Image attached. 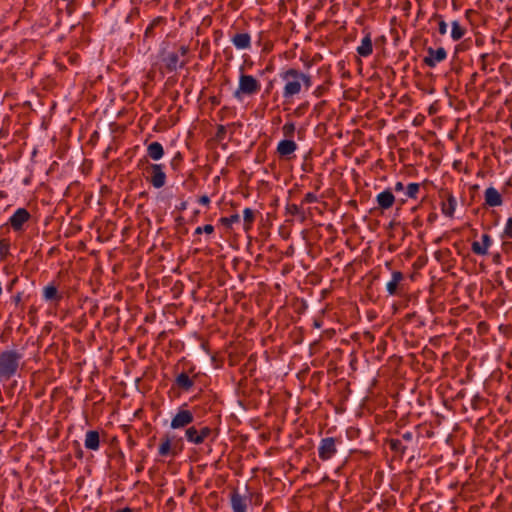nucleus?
I'll use <instances>...</instances> for the list:
<instances>
[{"mask_svg":"<svg viewBox=\"0 0 512 512\" xmlns=\"http://www.w3.org/2000/svg\"><path fill=\"white\" fill-rule=\"evenodd\" d=\"M279 77L284 83L282 91L284 102H291L295 96L301 93L302 89L307 91L312 87L311 75L296 68L281 71Z\"/></svg>","mask_w":512,"mask_h":512,"instance_id":"f257e3e1","label":"nucleus"},{"mask_svg":"<svg viewBox=\"0 0 512 512\" xmlns=\"http://www.w3.org/2000/svg\"><path fill=\"white\" fill-rule=\"evenodd\" d=\"M22 358L23 355L15 349L0 352V381H8L17 374Z\"/></svg>","mask_w":512,"mask_h":512,"instance_id":"f03ea898","label":"nucleus"},{"mask_svg":"<svg viewBox=\"0 0 512 512\" xmlns=\"http://www.w3.org/2000/svg\"><path fill=\"white\" fill-rule=\"evenodd\" d=\"M260 89L261 84L254 76L241 73L238 87L234 91L233 96L237 100H242L245 96L250 97L257 94Z\"/></svg>","mask_w":512,"mask_h":512,"instance_id":"7ed1b4c3","label":"nucleus"},{"mask_svg":"<svg viewBox=\"0 0 512 512\" xmlns=\"http://www.w3.org/2000/svg\"><path fill=\"white\" fill-rule=\"evenodd\" d=\"M213 433V429L208 426H190L185 431L186 440L194 445H201L204 441L209 438Z\"/></svg>","mask_w":512,"mask_h":512,"instance_id":"20e7f679","label":"nucleus"},{"mask_svg":"<svg viewBox=\"0 0 512 512\" xmlns=\"http://www.w3.org/2000/svg\"><path fill=\"white\" fill-rule=\"evenodd\" d=\"M341 443L339 438L326 437L321 439L318 447V456L322 461H328L337 453V445Z\"/></svg>","mask_w":512,"mask_h":512,"instance_id":"39448f33","label":"nucleus"},{"mask_svg":"<svg viewBox=\"0 0 512 512\" xmlns=\"http://www.w3.org/2000/svg\"><path fill=\"white\" fill-rule=\"evenodd\" d=\"M31 214L26 208H18L9 218L8 223L15 232L24 231V225L31 219Z\"/></svg>","mask_w":512,"mask_h":512,"instance_id":"423d86ee","label":"nucleus"},{"mask_svg":"<svg viewBox=\"0 0 512 512\" xmlns=\"http://www.w3.org/2000/svg\"><path fill=\"white\" fill-rule=\"evenodd\" d=\"M147 171L150 173L148 181L154 188L159 189L165 185L166 174L164 172V166L162 164H150L147 167Z\"/></svg>","mask_w":512,"mask_h":512,"instance_id":"0eeeda50","label":"nucleus"},{"mask_svg":"<svg viewBox=\"0 0 512 512\" xmlns=\"http://www.w3.org/2000/svg\"><path fill=\"white\" fill-rule=\"evenodd\" d=\"M193 421V413L190 410L181 407L172 418L170 426L172 429H182L190 425Z\"/></svg>","mask_w":512,"mask_h":512,"instance_id":"6e6552de","label":"nucleus"},{"mask_svg":"<svg viewBox=\"0 0 512 512\" xmlns=\"http://www.w3.org/2000/svg\"><path fill=\"white\" fill-rule=\"evenodd\" d=\"M427 55L423 58V63L429 68H434L436 65L447 58V52L443 47L434 49L428 47L426 49Z\"/></svg>","mask_w":512,"mask_h":512,"instance_id":"1a4fd4ad","label":"nucleus"},{"mask_svg":"<svg viewBox=\"0 0 512 512\" xmlns=\"http://www.w3.org/2000/svg\"><path fill=\"white\" fill-rule=\"evenodd\" d=\"M440 198H442L441 211L445 216L452 217L456 208V199L451 192L442 189L439 192Z\"/></svg>","mask_w":512,"mask_h":512,"instance_id":"9d476101","label":"nucleus"},{"mask_svg":"<svg viewBox=\"0 0 512 512\" xmlns=\"http://www.w3.org/2000/svg\"><path fill=\"white\" fill-rule=\"evenodd\" d=\"M503 204L501 193L494 187H488L484 192V206L498 207Z\"/></svg>","mask_w":512,"mask_h":512,"instance_id":"9b49d317","label":"nucleus"},{"mask_svg":"<svg viewBox=\"0 0 512 512\" xmlns=\"http://www.w3.org/2000/svg\"><path fill=\"white\" fill-rule=\"evenodd\" d=\"M162 61L168 72H174L185 65V61H180L178 52H169L165 54Z\"/></svg>","mask_w":512,"mask_h":512,"instance_id":"f8f14e48","label":"nucleus"},{"mask_svg":"<svg viewBox=\"0 0 512 512\" xmlns=\"http://www.w3.org/2000/svg\"><path fill=\"white\" fill-rule=\"evenodd\" d=\"M232 44L240 50L251 48V36L247 32H238L231 36Z\"/></svg>","mask_w":512,"mask_h":512,"instance_id":"ddd939ff","label":"nucleus"},{"mask_svg":"<svg viewBox=\"0 0 512 512\" xmlns=\"http://www.w3.org/2000/svg\"><path fill=\"white\" fill-rule=\"evenodd\" d=\"M297 150V144L292 139L281 140L277 145V153L282 158H289Z\"/></svg>","mask_w":512,"mask_h":512,"instance_id":"4468645a","label":"nucleus"},{"mask_svg":"<svg viewBox=\"0 0 512 512\" xmlns=\"http://www.w3.org/2000/svg\"><path fill=\"white\" fill-rule=\"evenodd\" d=\"M230 504L233 512L247 511L246 498L240 495L236 489H234L230 494Z\"/></svg>","mask_w":512,"mask_h":512,"instance_id":"2eb2a0df","label":"nucleus"},{"mask_svg":"<svg viewBox=\"0 0 512 512\" xmlns=\"http://www.w3.org/2000/svg\"><path fill=\"white\" fill-rule=\"evenodd\" d=\"M376 202H377L378 206L383 210H387V209L391 208L395 202V196H394L392 190L386 189V190L382 191L381 193H379L376 196Z\"/></svg>","mask_w":512,"mask_h":512,"instance_id":"dca6fc26","label":"nucleus"},{"mask_svg":"<svg viewBox=\"0 0 512 512\" xmlns=\"http://www.w3.org/2000/svg\"><path fill=\"white\" fill-rule=\"evenodd\" d=\"M482 243L478 241H474L471 245V250L476 255H486L488 253V249L492 244V240L489 234H483Z\"/></svg>","mask_w":512,"mask_h":512,"instance_id":"f3484780","label":"nucleus"},{"mask_svg":"<svg viewBox=\"0 0 512 512\" xmlns=\"http://www.w3.org/2000/svg\"><path fill=\"white\" fill-rule=\"evenodd\" d=\"M174 386L184 392H188L193 388L194 380L186 372H182L176 376Z\"/></svg>","mask_w":512,"mask_h":512,"instance_id":"a211bd4d","label":"nucleus"},{"mask_svg":"<svg viewBox=\"0 0 512 512\" xmlns=\"http://www.w3.org/2000/svg\"><path fill=\"white\" fill-rule=\"evenodd\" d=\"M158 454L161 457H166L168 455L176 456L178 452L171 445V439L169 435H164L161 438V444L159 445Z\"/></svg>","mask_w":512,"mask_h":512,"instance_id":"6ab92c4d","label":"nucleus"},{"mask_svg":"<svg viewBox=\"0 0 512 512\" xmlns=\"http://www.w3.org/2000/svg\"><path fill=\"white\" fill-rule=\"evenodd\" d=\"M356 50L361 57H368L372 54L373 43L371 39V34L369 32L366 33V35L361 41V44L357 47Z\"/></svg>","mask_w":512,"mask_h":512,"instance_id":"aec40b11","label":"nucleus"},{"mask_svg":"<svg viewBox=\"0 0 512 512\" xmlns=\"http://www.w3.org/2000/svg\"><path fill=\"white\" fill-rule=\"evenodd\" d=\"M84 444L89 450H98L100 446L99 432L96 430L87 431Z\"/></svg>","mask_w":512,"mask_h":512,"instance_id":"412c9836","label":"nucleus"},{"mask_svg":"<svg viewBox=\"0 0 512 512\" xmlns=\"http://www.w3.org/2000/svg\"><path fill=\"white\" fill-rule=\"evenodd\" d=\"M147 155L152 160H160L164 155V148L162 144L157 141L151 142L147 147Z\"/></svg>","mask_w":512,"mask_h":512,"instance_id":"4be33fe9","label":"nucleus"},{"mask_svg":"<svg viewBox=\"0 0 512 512\" xmlns=\"http://www.w3.org/2000/svg\"><path fill=\"white\" fill-rule=\"evenodd\" d=\"M402 280L403 274L400 271H394L392 273V278L386 285V289L390 295L397 294L398 285Z\"/></svg>","mask_w":512,"mask_h":512,"instance_id":"5701e85b","label":"nucleus"},{"mask_svg":"<svg viewBox=\"0 0 512 512\" xmlns=\"http://www.w3.org/2000/svg\"><path fill=\"white\" fill-rule=\"evenodd\" d=\"M467 32L465 26H463L458 20H454L451 22V38L454 41H459L462 39Z\"/></svg>","mask_w":512,"mask_h":512,"instance_id":"b1692460","label":"nucleus"},{"mask_svg":"<svg viewBox=\"0 0 512 512\" xmlns=\"http://www.w3.org/2000/svg\"><path fill=\"white\" fill-rule=\"evenodd\" d=\"M43 297L47 301H60L62 299V295L59 294L57 287L54 284H49L43 289Z\"/></svg>","mask_w":512,"mask_h":512,"instance_id":"393cba45","label":"nucleus"},{"mask_svg":"<svg viewBox=\"0 0 512 512\" xmlns=\"http://www.w3.org/2000/svg\"><path fill=\"white\" fill-rule=\"evenodd\" d=\"M164 22L163 17H156L154 18L151 23L147 26L144 32V41L148 40L149 38H154L156 33L155 29L159 27Z\"/></svg>","mask_w":512,"mask_h":512,"instance_id":"a878e982","label":"nucleus"},{"mask_svg":"<svg viewBox=\"0 0 512 512\" xmlns=\"http://www.w3.org/2000/svg\"><path fill=\"white\" fill-rule=\"evenodd\" d=\"M429 22H436L437 23V26H438V32L441 36H444L446 35L447 33V29H448V25L447 23L445 22L444 18L442 15L438 14V13H434L432 15V17L430 18Z\"/></svg>","mask_w":512,"mask_h":512,"instance_id":"bb28decb","label":"nucleus"},{"mask_svg":"<svg viewBox=\"0 0 512 512\" xmlns=\"http://www.w3.org/2000/svg\"><path fill=\"white\" fill-rule=\"evenodd\" d=\"M388 445L391 451L403 455L406 452L407 447L403 445L401 439L391 438L388 440Z\"/></svg>","mask_w":512,"mask_h":512,"instance_id":"cd10ccee","label":"nucleus"},{"mask_svg":"<svg viewBox=\"0 0 512 512\" xmlns=\"http://www.w3.org/2000/svg\"><path fill=\"white\" fill-rule=\"evenodd\" d=\"M243 219H244V229L246 231H248L251 228V226L255 220L254 211L250 208H245L243 211Z\"/></svg>","mask_w":512,"mask_h":512,"instance_id":"c85d7f7f","label":"nucleus"},{"mask_svg":"<svg viewBox=\"0 0 512 512\" xmlns=\"http://www.w3.org/2000/svg\"><path fill=\"white\" fill-rule=\"evenodd\" d=\"M220 223L225 226L226 228H231V226L234 224V223H239L240 222V216L239 214L235 213L229 217H222L220 218Z\"/></svg>","mask_w":512,"mask_h":512,"instance_id":"c756f323","label":"nucleus"},{"mask_svg":"<svg viewBox=\"0 0 512 512\" xmlns=\"http://www.w3.org/2000/svg\"><path fill=\"white\" fill-rule=\"evenodd\" d=\"M419 190H420V184H418V183H410L406 187L405 194L409 198L416 199L417 195L419 193Z\"/></svg>","mask_w":512,"mask_h":512,"instance_id":"7c9ffc66","label":"nucleus"},{"mask_svg":"<svg viewBox=\"0 0 512 512\" xmlns=\"http://www.w3.org/2000/svg\"><path fill=\"white\" fill-rule=\"evenodd\" d=\"M10 251V241L8 239H0V258L4 260Z\"/></svg>","mask_w":512,"mask_h":512,"instance_id":"2f4dec72","label":"nucleus"},{"mask_svg":"<svg viewBox=\"0 0 512 512\" xmlns=\"http://www.w3.org/2000/svg\"><path fill=\"white\" fill-rule=\"evenodd\" d=\"M296 127L293 122H287L283 125L282 131L287 139H292L295 133Z\"/></svg>","mask_w":512,"mask_h":512,"instance_id":"473e14b6","label":"nucleus"},{"mask_svg":"<svg viewBox=\"0 0 512 512\" xmlns=\"http://www.w3.org/2000/svg\"><path fill=\"white\" fill-rule=\"evenodd\" d=\"M286 213L292 216L304 215V212L302 211L301 207H299L296 204H287Z\"/></svg>","mask_w":512,"mask_h":512,"instance_id":"72a5a7b5","label":"nucleus"},{"mask_svg":"<svg viewBox=\"0 0 512 512\" xmlns=\"http://www.w3.org/2000/svg\"><path fill=\"white\" fill-rule=\"evenodd\" d=\"M183 161V157L180 152L176 153V155L172 158L170 162V166L173 170L177 171L181 166Z\"/></svg>","mask_w":512,"mask_h":512,"instance_id":"f704fd0d","label":"nucleus"},{"mask_svg":"<svg viewBox=\"0 0 512 512\" xmlns=\"http://www.w3.org/2000/svg\"><path fill=\"white\" fill-rule=\"evenodd\" d=\"M214 232V226L211 224H206L204 226H199L195 229L194 234L200 235L202 233L212 234Z\"/></svg>","mask_w":512,"mask_h":512,"instance_id":"c9c22d12","label":"nucleus"},{"mask_svg":"<svg viewBox=\"0 0 512 512\" xmlns=\"http://www.w3.org/2000/svg\"><path fill=\"white\" fill-rule=\"evenodd\" d=\"M226 126L220 124L217 126V131H216V134H215V139L218 141V142H222L224 139H225V136H226Z\"/></svg>","mask_w":512,"mask_h":512,"instance_id":"e433bc0d","label":"nucleus"},{"mask_svg":"<svg viewBox=\"0 0 512 512\" xmlns=\"http://www.w3.org/2000/svg\"><path fill=\"white\" fill-rule=\"evenodd\" d=\"M503 237L512 238V217L508 218L506 222Z\"/></svg>","mask_w":512,"mask_h":512,"instance_id":"4c0bfd02","label":"nucleus"},{"mask_svg":"<svg viewBox=\"0 0 512 512\" xmlns=\"http://www.w3.org/2000/svg\"><path fill=\"white\" fill-rule=\"evenodd\" d=\"M318 201V197L316 196V194L312 193V192H308L305 194L303 200H302V204L304 203H315Z\"/></svg>","mask_w":512,"mask_h":512,"instance_id":"58836bf2","label":"nucleus"},{"mask_svg":"<svg viewBox=\"0 0 512 512\" xmlns=\"http://www.w3.org/2000/svg\"><path fill=\"white\" fill-rule=\"evenodd\" d=\"M326 90H327V89H326V87H325V86L320 85V86H318V87L314 90L313 94H314L317 98H319V97H321V96L326 92Z\"/></svg>","mask_w":512,"mask_h":512,"instance_id":"ea45409f","label":"nucleus"},{"mask_svg":"<svg viewBox=\"0 0 512 512\" xmlns=\"http://www.w3.org/2000/svg\"><path fill=\"white\" fill-rule=\"evenodd\" d=\"M23 292H17L14 296H12V302L15 306H18L22 301Z\"/></svg>","mask_w":512,"mask_h":512,"instance_id":"a19ab883","label":"nucleus"},{"mask_svg":"<svg viewBox=\"0 0 512 512\" xmlns=\"http://www.w3.org/2000/svg\"><path fill=\"white\" fill-rule=\"evenodd\" d=\"M175 504H176V503H175L174 499L171 497V498H169V499L167 500V502H166V504H165L164 508H165V509H168L169 511H171V510H173V508L175 507Z\"/></svg>","mask_w":512,"mask_h":512,"instance_id":"79ce46f5","label":"nucleus"},{"mask_svg":"<svg viewBox=\"0 0 512 512\" xmlns=\"http://www.w3.org/2000/svg\"><path fill=\"white\" fill-rule=\"evenodd\" d=\"M198 202L201 204V205H206L208 206L210 204V198L207 196V195H202L199 199H198Z\"/></svg>","mask_w":512,"mask_h":512,"instance_id":"37998d69","label":"nucleus"},{"mask_svg":"<svg viewBox=\"0 0 512 512\" xmlns=\"http://www.w3.org/2000/svg\"><path fill=\"white\" fill-rule=\"evenodd\" d=\"M413 439V433L410 431H406L402 434V440L406 442H410Z\"/></svg>","mask_w":512,"mask_h":512,"instance_id":"c03bdc74","label":"nucleus"},{"mask_svg":"<svg viewBox=\"0 0 512 512\" xmlns=\"http://www.w3.org/2000/svg\"><path fill=\"white\" fill-rule=\"evenodd\" d=\"M17 281H18V278H17V277L13 278V279H12V280H11V281L6 285V290H7L8 292H11V291L13 290V288H14V285L17 283Z\"/></svg>","mask_w":512,"mask_h":512,"instance_id":"a18cd8bd","label":"nucleus"},{"mask_svg":"<svg viewBox=\"0 0 512 512\" xmlns=\"http://www.w3.org/2000/svg\"><path fill=\"white\" fill-rule=\"evenodd\" d=\"M254 499V504H261L262 496L260 494H251V500Z\"/></svg>","mask_w":512,"mask_h":512,"instance_id":"49530a36","label":"nucleus"},{"mask_svg":"<svg viewBox=\"0 0 512 512\" xmlns=\"http://www.w3.org/2000/svg\"><path fill=\"white\" fill-rule=\"evenodd\" d=\"M393 190L395 192H399V191H403L404 190V185L402 182H396L394 187H393Z\"/></svg>","mask_w":512,"mask_h":512,"instance_id":"de8ad7c7","label":"nucleus"},{"mask_svg":"<svg viewBox=\"0 0 512 512\" xmlns=\"http://www.w3.org/2000/svg\"><path fill=\"white\" fill-rule=\"evenodd\" d=\"M189 51V48L185 45L180 46L179 53L181 56H186Z\"/></svg>","mask_w":512,"mask_h":512,"instance_id":"09e8293b","label":"nucleus"},{"mask_svg":"<svg viewBox=\"0 0 512 512\" xmlns=\"http://www.w3.org/2000/svg\"><path fill=\"white\" fill-rule=\"evenodd\" d=\"M437 219V214L432 212L428 215L427 221L432 224Z\"/></svg>","mask_w":512,"mask_h":512,"instance_id":"8fccbe9b","label":"nucleus"},{"mask_svg":"<svg viewBox=\"0 0 512 512\" xmlns=\"http://www.w3.org/2000/svg\"><path fill=\"white\" fill-rule=\"evenodd\" d=\"M412 225L414 228H419L422 226V221L417 217L412 221Z\"/></svg>","mask_w":512,"mask_h":512,"instance_id":"3c124183","label":"nucleus"},{"mask_svg":"<svg viewBox=\"0 0 512 512\" xmlns=\"http://www.w3.org/2000/svg\"><path fill=\"white\" fill-rule=\"evenodd\" d=\"M177 209H178L179 211H184V210H186V209H187V202H186V201L181 202V203H180V205H179V206H177Z\"/></svg>","mask_w":512,"mask_h":512,"instance_id":"603ef678","label":"nucleus"},{"mask_svg":"<svg viewBox=\"0 0 512 512\" xmlns=\"http://www.w3.org/2000/svg\"><path fill=\"white\" fill-rule=\"evenodd\" d=\"M489 57V54H482L481 55V60H482V63H483V69H485V64L487 63V58Z\"/></svg>","mask_w":512,"mask_h":512,"instance_id":"864d4df0","label":"nucleus"},{"mask_svg":"<svg viewBox=\"0 0 512 512\" xmlns=\"http://www.w3.org/2000/svg\"><path fill=\"white\" fill-rule=\"evenodd\" d=\"M322 181L321 179H317L316 183L314 184L315 190H319L321 188Z\"/></svg>","mask_w":512,"mask_h":512,"instance_id":"5fc2aeb1","label":"nucleus"},{"mask_svg":"<svg viewBox=\"0 0 512 512\" xmlns=\"http://www.w3.org/2000/svg\"><path fill=\"white\" fill-rule=\"evenodd\" d=\"M115 512H133L131 508L129 507H125L123 509H120V510H117Z\"/></svg>","mask_w":512,"mask_h":512,"instance_id":"6e6d98bb","label":"nucleus"},{"mask_svg":"<svg viewBox=\"0 0 512 512\" xmlns=\"http://www.w3.org/2000/svg\"><path fill=\"white\" fill-rule=\"evenodd\" d=\"M73 2H74V0H72V1L67 5V11H68V13H69V14H71V12H72V7H71V6H72Z\"/></svg>","mask_w":512,"mask_h":512,"instance_id":"4d7b16f0","label":"nucleus"},{"mask_svg":"<svg viewBox=\"0 0 512 512\" xmlns=\"http://www.w3.org/2000/svg\"><path fill=\"white\" fill-rule=\"evenodd\" d=\"M82 456H83V452L81 450L79 452H77V457L78 458H82Z\"/></svg>","mask_w":512,"mask_h":512,"instance_id":"13d9d810","label":"nucleus"},{"mask_svg":"<svg viewBox=\"0 0 512 512\" xmlns=\"http://www.w3.org/2000/svg\"><path fill=\"white\" fill-rule=\"evenodd\" d=\"M271 86H272V83H270L269 86L267 87V89H266L267 93L269 92V87H271Z\"/></svg>","mask_w":512,"mask_h":512,"instance_id":"bf43d9fd","label":"nucleus"}]
</instances>
